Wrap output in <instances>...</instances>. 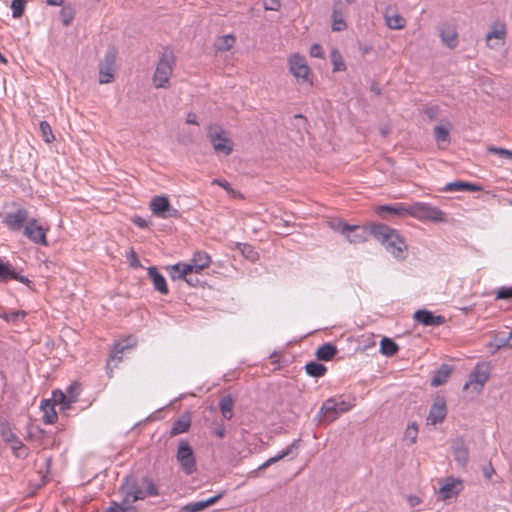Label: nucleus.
<instances>
[{
  "mask_svg": "<svg viewBox=\"0 0 512 512\" xmlns=\"http://www.w3.org/2000/svg\"><path fill=\"white\" fill-rule=\"evenodd\" d=\"M120 493L123 496L121 502L112 501L107 512H132L135 510L133 503L137 500H143L147 496H156L158 491L154 483L147 477L142 479L140 485L133 476H126L121 487Z\"/></svg>",
  "mask_w": 512,
  "mask_h": 512,
  "instance_id": "nucleus-1",
  "label": "nucleus"
},
{
  "mask_svg": "<svg viewBox=\"0 0 512 512\" xmlns=\"http://www.w3.org/2000/svg\"><path fill=\"white\" fill-rule=\"evenodd\" d=\"M370 234L385 246L386 250L396 258L404 259V252L407 249L404 239L397 230L382 224H371Z\"/></svg>",
  "mask_w": 512,
  "mask_h": 512,
  "instance_id": "nucleus-2",
  "label": "nucleus"
},
{
  "mask_svg": "<svg viewBox=\"0 0 512 512\" xmlns=\"http://www.w3.org/2000/svg\"><path fill=\"white\" fill-rule=\"evenodd\" d=\"M409 216L420 221L443 222L445 221V213L428 203L416 202L409 205Z\"/></svg>",
  "mask_w": 512,
  "mask_h": 512,
  "instance_id": "nucleus-3",
  "label": "nucleus"
},
{
  "mask_svg": "<svg viewBox=\"0 0 512 512\" xmlns=\"http://www.w3.org/2000/svg\"><path fill=\"white\" fill-rule=\"evenodd\" d=\"M174 56L172 52H164L157 64L153 83L156 88H165L173 71Z\"/></svg>",
  "mask_w": 512,
  "mask_h": 512,
  "instance_id": "nucleus-4",
  "label": "nucleus"
},
{
  "mask_svg": "<svg viewBox=\"0 0 512 512\" xmlns=\"http://www.w3.org/2000/svg\"><path fill=\"white\" fill-rule=\"evenodd\" d=\"M135 345L136 340L133 337H128L125 340L115 343L113 349L110 351L106 365V371L109 378L113 377V368L122 360L123 353L128 349H132Z\"/></svg>",
  "mask_w": 512,
  "mask_h": 512,
  "instance_id": "nucleus-5",
  "label": "nucleus"
},
{
  "mask_svg": "<svg viewBox=\"0 0 512 512\" xmlns=\"http://www.w3.org/2000/svg\"><path fill=\"white\" fill-rule=\"evenodd\" d=\"M490 367L485 363H478L474 370L469 375V380L464 384L463 390H468L470 386H473L477 393H480L489 380Z\"/></svg>",
  "mask_w": 512,
  "mask_h": 512,
  "instance_id": "nucleus-6",
  "label": "nucleus"
},
{
  "mask_svg": "<svg viewBox=\"0 0 512 512\" xmlns=\"http://www.w3.org/2000/svg\"><path fill=\"white\" fill-rule=\"evenodd\" d=\"M177 461L186 474H192L196 469L193 450L186 440H181L176 454Z\"/></svg>",
  "mask_w": 512,
  "mask_h": 512,
  "instance_id": "nucleus-7",
  "label": "nucleus"
},
{
  "mask_svg": "<svg viewBox=\"0 0 512 512\" xmlns=\"http://www.w3.org/2000/svg\"><path fill=\"white\" fill-rule=\"evenodd\" d=\"M152 213L159 218H177L179 211L170 205L169 199L165 196H156L150 202Z\"/></svg>",
  "mask_w": 512,
  "mask_h": 512,
  "instance_id": "nucleus-8",
  "label": "nucleus"
},
{
  "mask_svg": "<svg viewBox=\"0 0 512 512\" xmlns=\"http://www.w3.org/2000/svg\"><path fill=\"white\" fill-rule=\"evenodd\" d=\"M116 52L113 48L108 49L104 59L99 64V83L108 84L114 80V65Z\"/></svg>",
  "mask_w": 512,
  "mask_h": 512,
  "instance_id": "nucleus-9",
  "label": "nucleus"
},
{
  "mask_svg": "<svg viewBox=\"0 0 512 512\" xmlns=\"http://www.w3.org/2000/svg\"><path fill=\"white\" fill-rule=\"evenodd\" d=\"M199 273L200 272L192 270L189 265H185L184 263H177L170 269V276L173 280H184L186 283L193 287L200 284V279L198 277Z\"/></svg>",
  "mask_w": 512,
  "mask_h": 512,
  "instance_id": "nucleus-10",
  "label": "nucleus"
},
{
  "mask_svg": "<svg viewBox=\"0 0 512 512\" xmlns=\"http://www.w3.org/2000/svg\"><path fill=\"white\" fill-rule=\"evenodd\" d=\"M375 212L385 220L403 218L409 216V205L402 202L379 205L375 208Z\"/></svg>",
  "mask_w": 512,
  "mask_h": 512,
  "instance_id": "nucleus-11",
  "label": "nucleus"
},
{
  "mask_svg": "<svg viewBox=\"0 0 512 512\" xmlns=\"http://www.w3.org/2000/svg\"><path fill=\"white\" fill-rule=\"evenodd\" d=\"M46 232L47 229H44L41 225H39L36 219L30 220L23 230V234L29 240H31L35 244H40L43 246L48 245L46 240Z\"/></svg>",
  "mask_w": 512,
  "mask_h": 512,
  "instance_id": "nucleus-12",
  "label": "nucleus"
},
{
  "mask_svg": "<svg viewBox=\"0 0 512 512\" xmlns=\"http://www.w3.org/2000/svg\"><path fill=\"white\" fill-rule=\"evenodd\" d=\"M348 410L345 407V402L342 401L338 403L335 399L329 398L327 399L320 408L319 415L328 419V421L336 420L340 414L346 412Z\"/></svg>",
  "mask_w": 512,
  "mask_h": 512,
  "instance_id": "nucleus-13",
  "label": "nucleus"
},
{
  "mask_svg": "<svg viewBox=\"0 0 512 512\" xmlns=\"http://www.w3.org/2000/svg\"><path fill=\"white\" fill-rule=\"evenodd\" d=\"M9 280H16L27 286L31 284V281L26 276L16 272L10 262L0 259V282L7 283Z\"/></svg>",
  "mask_w": 512,
  "mask_h": 512,
  "instance_id": "nucleus-14",
  "label": "nucleus"
},
{
  "mask_svg": "<svg viewBox=\"0 0 512 512\" xmlns=\"http://www.w3.org/2000/svg\"><path fill=\"white\" fill-rule=\"evenodd\" d=\"M414 320L424 326H440L446 322V318L442 315H434L426 309L417 310L413 316Z\"/></svg>",
  "mask_w": 512,
  "mask_h": 512,
  "instance_id": "nucleus-15",
  "label": "nucleus"
},
{
  "mask_svg": "<svg viewBox=\"0 0 512 512\" xmlns=\"http://www.w3.org/2000/svg\"><path fill=\"white\" fill-rule=\"evenodd\" d=\"M290 72L297 78L303 81L308 79L309 67L306 64L304 57L294 55L289 60Z\"/></svg>",
  "mask_w": 512,
  "mask_h": 512,
  "instance_id": "nucleus-16",
  "label": "nucleus"
},
{
  "mask_svg": "<svg viewBox=\"0 0 512 512\" xmlns=\"http://www.w3.org/2000/svg\"><path fill=\"white\" fill-rule=\"evenodd\" d=\"M446 417V403L443 398H437L430 408L427 423L436 425L444 421Z\"/></svg>",
  "mask_w": 512,
  "mask_h": 512,
  "instance_id": "nucleus-17",
  "label": "nucleus"
},
{
  "mask_svg": "<svg viewBox=\"0 0 512 512\" xmlns=\"http://www.w3.org/2000/svg\"><path fill=\"white\" fill-rule=\"evenodd\" d=\"M451 448L453 451L454 460L461 467H466L468 463V447L463 438L458 437L452 441Z\"/></svg>",
  "mask_w": 512,
  "mask_h": 512,
  "instance_id": "nucleus-18",
  "label": "nucleus"
},
{
  "mask_svg": "<svg viewBox=\"0 0 512 512\" xmlns=\"http://www.w3.org/2000/svg\"><path fill=\"white\" fill-rule=\"evenodd\" d=\"M506 27L503 23H495L486 35L488 46L494 48L504 44Z\"/></svg>",
  "mask_w": 512,
  "mask_h": 512,
  "instance_id": "nucleus-19",
  "label": "nucleus"
},
{
  "mask_svg": "<svg viewBox=\"0 0 512 512\" xmlns=\"http://www.w3.org/2000/svg\"><path fill=\"white\" fill-rule=\"evenodd\" d=\"M27 219L28 211L20 208L14 212L8 213L5 217V223L11 230H19Z\"/></svg>",
  "mask_w": 512,
  "mask_h": 512,
  "instance_id": "nucleus-20",
  "label": "nucleus"
},
{
  "mask_svg": "<svg viewBox=\"0 0 512 512\" xmlns=\"http://www.w3.org/2000/svg\"><path fill=\"white\" fill-rule=\"evenodd\" d=\"M350 230L345 233L344 237L352 244H360L364 243L368 240V232L367 228L360 225H351Z\"/></svg>",
  "mask_w": 512,
  "mask_h": 512,
  "instance_id": "nucleus-21",
  "label": "nucleus"
},
{
  "mask_svg": "<svg viewBox=\"0 0 512 512\" xmlns=\"http://www.w3.org/2000/svg\"><path fill=\"white\" fill-rule=\"evenodd\" d=\"M461 485L460 480L447 478L446 483L439 488L440 499L445 501L457 495L460 492Z\"/></svg>",
  "mask_w": 512,
  "mask_h": 512,
  "instance_id": "nucleus-22",
  "label": "nucleus"
},
{
  "mask_svg": "<svg viewBox=\"0 0 512 512\" xmlns=\"http://www.w3.org/2000/svg\"><path fill=\"white\" fill-rule=\"evenodd\" d=\"M299 442L300 440H294L285 450H283L278 455L269 458L266 462H264L262 465L258 467V470H264L271 466L272 464L284 459L285 457H288L292 455L293 457L297 454V450L299 448Z\"/></svg>",
  "mask_w": 512,
  "mask_h": 512,
  "instance_id": "nucleus-23",
  "label": "nucleus"
},
{
  "mask_svg": "<svg viewBox=\"0 0 512 512\" xmlns=\"http://www.w3.org/2000/svg\"><path fill=\"white\" fill-rule=\"evenodd\" d=\"M148 276L153 283L155 290H157L162 295H167L169 293V289L166 283L165 277L158 271L156 267L148 268Z\"/></svg>",
  "mask_w": 512,
  "mask_h": 512,
  "instance_id": "nucleus-24",
  "label": "nucleus"
},
{
  "mask_svg": "<svg viewBox=\"0 0 512 512\" xmlns=\"http://www.w3.org/2000/svg\"><path fill=\"white\" fill-rule=\"evenodd\" d=\"M210 263V256L203 251H197L194 253L193 258L189 263H184L185 265H189L192 270L196 272H201L203 269L207 268Z\"/></svg>",
  "mask_w": 512,
  "mask_h": 512,
  "instance_id": "nucleus-25",
  "label": "nucleus"
},
{
  "mask_svg": "<svg viewBox=\"0 0 512 512\" xmlns=\"http://www.w3.org/2000/svg\"><path fill=\"white\" fill-rule=\"evenodd\" d=\"M452 367L448 364H442L438 370L435 371L432 379L431 386L438 387L447 382V379L452 373Z\"/></svg>",
  "mask_w": 512,
  "mask_h": 512,
  "instance_id": "nucleus-26",
  "label": "nucleus"
},
{
  "mask_svg": "<svg viewBox=\"0 0 512 512\" xmlns=\"http://www.w3.org/2000/svg\"><path fill=\"white\" fill-rule=\"evenodd\" d=\"M444 190L449 191V192H454V191L476 192V191H481L482 188L479 185L474 184V183L465 182V181H455V182H450V183L446 184Z\"/></svg>",
  "mask_w": 512,
  "mask_h": 512,
  "instance_id": "nucleus-27",
  "label": "nucleus"
},
{
  "mask_svg": "<svg viewBox=\"0 0 512 512\" xmlns=\"http://www.w3.org/2000/svg\"><path fill=\"white\" fill-rule=\"evenodd\" d=\"M221 497H222V494H218V495L210 497L206 500H200V501L189 503V504L185 505L182 509L185 512H198V511H201V510L207 508L208 506L214 504Z\"/></svg>",
  "mask_w": 512,
  "mask_h": 512,
  "instance_id": "nucleus-28",
  "label": "nucleus"
},
{
  "mask_svg": "<svg viewBox=\"0 0 512 512\" xmlns=\"http://www.w3.org/2000/svg\"><path fill=\"white\" fill-rule=\"evenodd\" d=\"M337 352V347L334 344L325 343L318 347L315 356L318 360L330 361L337 354Z\"/></svg>",
  "mask_w": 512,
  "mask_h": 512,
  "instance_id": "nucleus-29",
  "label": "nucleus"
},
{
  "mask_svg": "<svg viewBox=\"0 0 512 512\" xmlns=\"http://www.w3.org/2000/svg\"><path fill=\"white\" fill-rule=\"evenodd\" d=\"M191 425V419L189 415H183L180 418H178L176 421H174L170 436H176L178 434H182L188 431Z\"/></svg>",
  "mask_w": 512,
  "mask_h": 512,
  "instance_id": "nucleus-30",
  "label": "nucleus"
},
{
  "mask_svg": "<svg viewBox=\"0 0 512 512\" xmlns=\"http://www.w3.org/2000/svg\"><path fill=\"white\" fill-rule=\"evenodd\" d=\"M305 371L309 376L319 378L325 375L327 368L319 362L310 361L305 365Z\"/></svg>",
  "mask_w": 512,
  "mask_h": 512,
  "instance_id": "nucleus-31",
  "label": "nucleus"
},
{
  "mask_svg": "<svg viewBox=\"0 0 512 512\" xmlns=\"http://www.w3.org/2000/svg\"><path fill=\"white\" fill-rule=\"evenodd\" d=\"M399 350V346L397 343L387 337H384L380 342V352L385 356H393L395 355Z\"/></svg>",
  "mask_w": 512,
  "mask_h": 512,
  "instance_id": "nucleus-32",
  "label": "nucleus"
},
{
  "mask_svg": "<svg viewBox=\"0 0 512 512\" xmlns=\"http://www.w3.org/2000/svg\"><path fill=\"white\" fill-rule=\"evenodd\" d=\"M386 24L390 29H402L406 24V20L399 14L385 15Z\"/></svg>",
  "mask_w": 512,
  "mask_h": 512,
  "instance_id": "nucleus-33",
  "label": "nucleus"
},
{
  "mask_svg": "<svg viewBox=\"0 0 512 512\" xmlns=\"http://www.w3.org/2000/svg\"><path fill=\"white\" fill-rule=\"evenodd\" d=\"M441 39L449 48H454L457 45V32L454 30H442Z\"/></svg>",
  "mask_w": 512,
  "mask_h": 512,
  "instance_id": "nucleus-34",
  "label": "nucleus"
},
{
  "mask_svg": "<svg viewBox=\"0 0 512 512\" xmlns=\"http://www.w3.org/2000/svg\"><path fill=\"white\" fill-rule=\"evenodd\" d=\"M209 135H210L211 142H212L215 150L223 151L224 150V137L222 136V132H214V128L211 127L209 130Z\"/></svg>",
  "mask_w": 512,
  "mask_h": 512,
  "instance_id": "nucleus-35",
  "label": "nucleus"
},
{
  "mask_svg": "<svg viewBox=\"0 0 512 512\" xmlns=\"http://www.w3.org/2000/svg\"><path fill=\"white\" fill-rule=\"evenodd\" d=\"M0 435L3 441H5L6 443H12L18 438L12 431L8 423L0 424Z\"/></svg>",
  "mask_w": 512,
  "mask_h": 512,
  "instance_id": "nucleus-36",
  "label": "nucleus"
},
{
  "mask_svg": "<svg viewBox=\"0 0 512 512\" xmlns=\"http://www.w3.org/2000/svg\"><path fill=\"white\" fill-rule=\"evenodd\" d=\"M450 128L438 125L434 127V137L437 142H448L449 141Z\"/></svg>",
  "mask_w": 512,
  "mask_h": 512,
  "instance_id": "nucleus-37",
  "label": "nucleus"
},
{
  "mask_svg": "<svg viewBox=\"0 0 512 512\" xmlns=\"http://www.w3.org/2000/svg\"><path fill=\"white\" fill-rule=\"evenodd\" d=\"M418 436V426L416 423L408 425L404 432V440L407 441L408 445H412L416 442Z\"/></svg>",
  "mask_w": 512,
  "mask_h": 512,
  "instance_id": "nucleus-38",
  "label": "nucleus"
},
{
  "mask_svg": "<svg viewBox=\"0 0 512 512\" xmlns=\"http://www.w3.org/2000/svg\"><path fill=\"white\" fill-rule=\"evenodd\" d=\"M332 18H333V24H332L333 31H343L346 29V27H347L346 22L343 19L342 14L340 12H338L336 9L333 10Z\"/></svg>",
  "mask_w": 512,
  "mask_h": 512,
  "instance_id": "nucleus-39",
  "label": "nucleus"
},
{
  "mask_svg": "<svg viewBox=\"0 0 512 512\" xmlns=\"http://www.w3.org/2000/svg\"><path fill=\"white\" fill-rule=\"evenodd\" d=\"M26 316V312L22 310L4 312L0 315L2 319L9 323H17L20 319Z\"/></svg>",
  "mask_w": 512,
  "mask_h": 512,
  "instance_id": "nucleus-40",
  "label": "nucleus"
},
{
  "mask_svg": "<svg viewBox=\"0 0 512 512\" xmlns=\"http://www.w3.org/2000/svg\"><path fill=\"white\" fill-rule=\"evenodd\" d=\"M237 247L242 255L247 259L251 261H255L257 259L258 254L251 245L246 243H237Z\"/></svg>",
  "mask_w": 512,
  "mask_h": 512,
  "instance_id": "nucleus-41",
  "label": "nucleus"
},
{
  "mask_svg": "<svg viewBox=\"0 0 512 512\" xmlns=\"http://www.w3.org/2000/svg\"><path fill=\"white\" fill-rule=\"evenodd\" d=\"M331 60L333 63V71H344L346 69V65L342 59L341 54L337 50H333L331 52Z\"/></svg>",
  "mask_w": 512,
  "mask_h": 512,
  "instance_id": "nucleus-42",
  "label": "nucleus"
},
{
  "mask_svg": "<svg viewBox=\"0 0 512 512\" xmlns=\"http://www.w3.org/2000/svg\"><path fill=\"white\" fill-rule=\"evenodd\" d=\"M74 10L70 6H64L60 11V18L64 26H69L74 19Z\"/></svg>",
  "mask_w": 512,
  "mask_h": 512,
  "instance_id": "nucleus-43",
  "label": "nucleus"
},
{
  "mask_svg": "<svg viewBox=\"0 0 512 512\" xmlns=\"http://www.w3.org/2000/svg\"><path fill=\"white\" fill-rule=\"evenodd\" d=\"M496 300H507L512 302V286L500 287L496 292Z\"/></svg>",
  "mask_w": 512,
  "mask_h": 512,
  "instance_id": "nucleus-44",
  "label": "nucleus"
},
{
  "mask_svg": "<svg viewBox=\"0 0 512 512\" xmlns=\"http://www.w3.org/2000/svg\"><path fill=\"white\" fill-rule=\"evenodd\" d=\"M329 226L331 229H333L336 232L341 233L343 236L346 232H348L351 228L349 224L344 223L341 220H333L329 222Z\"/></svg>",
  "mask_w": 512,
  "mask_h": 512,
  "instance_id": "nucleus-45",
  "label": "nucleus"
},
{
  "mask_svg": "<svg viewBox=\"0 0 512 512\" xmlns=\"http://www.w3.org/2000/svg\"><path fill=\"white\" fill-rule=\"evenodd\" d=\"M26 0H13L11 8L13 11V17L19 18L23 15L25 9Z\"/></svg>",
  "mask_w": 512,
  "mask_h": 512,
  "instance_id": "nucleus-46",
  "label": "nucleus"
},
{
  "mask_svg": "<svg viewBox=\"0 0 512 512\" xmlns=\"http://www.w3.org/2000/svg\"><path fill=\"white\" fill-rule=\"evenodd\" d=\"M40 131L42 133V136H43L44 140L47 143L51 142L54 139V135L52 133L51 126L49 125L48 122L42 121L40 123Z\"/></svg>",
  "mask_w": 512,
  "mask_h": 512,
  "instance_id": "nucleus-47",
  "label": "nucleus"
},
{
  "mask_svg": "<svg viewBox=\"0 0 512 512\" xmlns=\"http://www.w3.org/2000/svg\"><path fill=\"white\" fill-rule=\"evenodd\" d=\"M487 151L491 154H497L500 157L512 160V150H508V149L501 148V147L491 146V147L487 148Z\"/></svg>",
  "mask_w": 512,
  "mask_h": 512,
  "instance_id": "nucleus-48",
  "label": "nucleus"
},
{
  "mask_svg": "<svg viewBox=\"0 0 512 512\" xmlns=\"http://www.w3.org/2000/svg\"><path fill=\"white\" fill-rule=\"evenodd\" d=\"M79 391H80V387L77 384H72L68 387L66 396H67L69 405L71 403L76 402L77 397L79 395Z\"/></svg>",
  "mask_w": 512,
  "mask_h": 512,
  "instance_id": "nucleus-49",
  "label": "nucleus"
},
{
  "mask_svg": "<svg viewBox=\"0 0 512 512\" xmlns=\"http://www.w3.org/2000/svg\"><path fill=\"white\" fill-rule=\"evenodd\" d=\"M46 405L50 408L52 413H49L48 411L45 412V415H44L45 423L53 424L57 419V414L54 410V406L50 405L48 401L46 402Z\"/></svg>",
  "mask_w": 512,
  "mask_h": 512,
  "instance_id": "nucleus-50",
  "label": "nucleus"
},
{
  "mask_svg": "<svg viewBox=\"0 0 512 512\" xmlns=\"http://www.w3.org/2000/svg\"><path fill=\"white\" fill-rule=\"evenodd\" d=\"M265 10L277 11L281 7L280 0H263Z\"/></svg>",
  "mask_w": 512,
  "mask_h": 512,
  "instance_id": "nucleus-51",
  "label": "nucleus"
},
{
  "mask_svg": "<svg viewBox=\"0 0 512 512\" xmlns=\"http://www.w3.org/2000/svg\"><path fill=\"white\" fill-rule=\"evenodd\" d=\"M53 400H54V402L63 404L64 407H69L67 396H66V394L62 393L61 391H57V392L53 393Z\"/></svg>",
  "mask_w": 512,
  "mask_h": 512,
  "instance_id": "nucleus-52",
  "label": "nucleus"
},
{
  "mask_svg": "<svg viewBox=\"0 0 512 512\" xmlns=\"http://www.w3.org/2000/svg\"><path fill=\"white\" fill-rule=\"evenodd\" d=\"M226 195H228L232 199H240L243 200L244 196L242 193L234 190L228 182H226Z\"/></svg>",
  "mask_w": 512,
  "mask_h": 512,
  "instance_id": "nucleus-53",
  "label": "nucleus"
},
{
  "mask_svg": "<svg viewBox=\"0 0 512 512\" xmlns=\"http://www.w3.org/2000/svg\"><path fill=\"white\" fill-rule=\"evenodd\" d=\"M127 259L129 260L130 262V265L132 267H135V268H138V267H141V264H140V261L138 259V256L136 254V252L134 250H130L128 255H127Z\"/></svg>",
  "mask_w": 512,
  "mask_h": 512,
  "instance_id": "nucleus-54",
  "label": "nucleus"
},
{
  "mask_svg": "<svg viewBox=\"0 0 512 512\" xmlns=\"http://www.w3.org/2000/svg\"><path fill=\"white\" fill-rule=\"evenodd\" d=\"M310 55L315 58H322V47L319 44H313L310 48Z\"/></svg>",
  "mask_w": 512,
  "mask_h": 512,
  "instance_id": "nucleus-55",
  "label": "nucleus"
},
{
  "mask_svg": "<svg viewBox=\"0 0 512 512\" xmlns=\"http://www.w3.org/2000/svg\"><path fill=\"white\" fill-rule=\"evenodd\" d=\"M233 399L230 395H226V420L231 418V411L233 408Z\"/></svg>",
  "mask_w": 512,
  "mask_h": 512,
  "instance_id": "nucleus-56",
  "label": "nucleus"
},
{
  "mask_svg": "<svg viewBox=\"0 0 512 512\" xmlns=\"http://www.w3.org/2000/svg\"><path fill=\"white\" fill-rule=\"evenodd\" d=\"M13 454L17 457V458H21V459H25L28 457V454H29V450L28 448L24 445L23 447H21L19 450H16L13 452Z\"/></svg>",
  "mask_w": 512,
  "mask_h": 512,
  "instance_id": "nucleus-57",
  "label": "nucleus"
},
{
  "mask_svg": "<svg viewBox=\"0 0 512 512\" xmlns=\"http://www.w3.org/2000/svg\"><path fill=\"white\" fill-rule=\"evenodd\" d=\"M133 223L135 225H137L138 227L140 228H147L148 227V221L145 220L144 218L142 217H139V216H136L134 219H133Z\"/></svg>",
  "mask_w": 512,
  "mask_h": 512,
  "instance_id": "nucleus-58",
  "label": "nucleus"
},
{
  "mask_svg": "<svg viewBox=\"0 0 512 512\" xmlns=\"http://www.w3.org/2000/svg\"><path fill=\"white\" fill-rule=\"evenodd\" d=\"M494 472H495V470L491 463H489L487 466L483 467V474H484L485 478H487V479H490Z\"/></svg>",
  "mask_w": 512,
  "mask_h": 512,
  "instance_id": "nucleus-59",
  "label": "nucleus"
},
{
  "mask_svg": "<svg viewBox=\"0 0 512 512\" xmlns=\"http://www.w3.org/2000/svg\"><path fill=\"white\" fill-rule=\"evenodd\" d=\"M510 340H511V338H509V336L506 339H501L499 341V344L496 346L495 351L499 350L502 347H506V346L512 348V344L509 343Z\"/></svg>",
  "mask_w": 512,
  "mask_h": 512,
  "instance_id": "nucleus-60",
  "label": "nucleus"
},
{
  "mask_svg": "<svg viewBox=\"0 0 512 512\" xmlns=\"http://www.w3.org/2000/svg\"><path fill=\"white\" fill-rule=\"evenodd\" d=\"M235 43V37L230 34H226V51H228Z\"/></svg>",
  "mask_w": 512,
  "mask_h": 512,
  "instance_id": "nucleus-61",
  "label": "nucleus"
},
{
  "mask_svg": "<svg viewBox=\"0 0 512 512\" xmlns=\"http://www.w3.org/2000/svg\"><path fill=\"white\" fill-rule=\"evenodd\" d=\"M10 444H11V449L13 452L16 450H19L21 447L24 446L23 442L19 438H17L15 441H13Z\"/></svg>",
  "mask_w": 512,
  "mask_h": 512,
  "instance_id": "nucleus-62",
  "label": "nucleus"
},
{
  "mask_svg": "<svg viewBox=\"0 0 512 512\" xmlns=\"http://www.w3.org/2000/svg\"><path fill=\"white\" fill-rule=\"evenodd\" d=\"M186 123H188V124H193V125H197V124H198V122H197V116H196V114H194V113H188L187 118H186Z\"/></svg>",
  "mask_w": 512,
  "mask_h": 512,
  "instance_id": "nucleus-63",
  "label": "nucleus"
},
{
  "mask_svg": "<svg viewBox=\"0 0 512 512\" xmlns=\"http://www.w3.org/2000/svg\"><path fill=\"white\" fill-rule=\"evenodd\" d=\"M408 500L411 506H415L420 503V499L416 496H410Z\"/></svg>",
  "mask_w": 512,
  "mask_h": 512,
  "instance_id": "nucleus-64",
  "label": "nucleus"
}]
</instances>
